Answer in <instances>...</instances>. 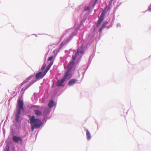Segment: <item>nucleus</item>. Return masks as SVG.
I'll return each instance as SVG.
<instances>
[{"mask_svg": "<svg viewBox=\"0 0 151 151\" xmlns=\"http://www.w3.org/2000/svg\"><path fill=\"white\" fill-rule=\"evenodd\" d=\"M55 105V104L53 100L50 101L48 104V106L50 108H52Z\"/></svg>", "mask_w": 151, "mask_h": 151, "instance_id": "nucleus-8", "label": "nucleus"}, {"mask_svg": "<svg viewBox=\"0 0 151 151\" xmlns=\"http://www.w3.org/2000/svg\"><path fill=\"white\" fill-rule=\"evenodd\" d=\"M82 49V47L81 48H78L77 50V52L76 53H77V54L79 53H82L83 52Z\"/></svg>", "mask_w": 151, "mask_h": 151, "instance_id": "nucleus-16", "label": "nucleus"}, {"mask_svg": "<svg viewBox=\"0 0 151 151\" xmlns=\"http://www.w3.org/2000/svg\"><path fill=\"white\" fill-rule=\"evenodd\" d=\"M21 114V111H18L17 113L16 116V120L17 122L19 121V120L20 118V115Z\"/></svg>", "mask_w": 151, "mask_h": 151, "instance_id": "nucleus-9", "label": "nucleus"}, {"mask_svg": "<svg viewBox=\"0 0 151 151\" xmlns=\"http://www.w3.org/2000/svg\"><path fill=\"white\" fill-rule=\"evenodd\" d=\"M90 9V7H89L88 6L86 7L84 9V11H87V10H89Z\"/></svg>", "mask_w": 151, "mask_h": 151, "instance_id": "nucleus-21", "label": "nucleus"}, {"mask_svg": "<svg viewBox=\"0 0 151 151\" xmlns=\"http://www.w3.org/2000/svg\"><path fill=\"white\" fill-rule=\"evenodd\" d=\"M98 0H95V1H97Z\"/></svg>", "mask_w": 151, "mask_h": 151, "instance_id": "nucleus-27", "label": "nucleus"}, {"mask_svg": "<svg viewBox=\"0 0 151 151\" xmlns=\"http://www.w3.org/2000/svg\"><path fill=\"white\" fill-rule=\"evenodd\" d=\"M107 23V22H104L103 23V24H102V27H104V26H105Z\"/></svg>", "mask_w": 151, "mask_h": 151, "instance_id": "nucleus-22", "label": "nucleus"}, {"mask_svg": "<svg viewBox=\"0 0 151 151\" xmlns=\"http://www.w3.org/2000/svg\"><path fill=\"white\" fill-rule=\"evenodd\" d=\"M77 81V80L75 79H72L70 80L68 83V84L69 86H71L74 84Z\"/></svg>", "mask_w": 151, "mask_h": 151, "instance_id": "nucleus-11", "label": "nucleus"}, {"mask_svg": "<svg viewBox=\"0 0 151 151\" xmlns=\"http://www.w3.org/2000/svg\"><path fill=\"white\" fill-rule=\"evenodd\" d=\"M53 56H51L48 58V60L51 61L53 58Z\"/></svg>", "mask_w": 151, "mask_h": 151, "instance_id": "nucleus-23", "label": "nucleus"}, {"mask_svg": "<svg viewBox=\"0 0 151 151\" xmlns=\"http://www.w3.org/2000/svg\"><path fill=\"white\" fill-rule=\"evenodd\" d=\"M9 151V148L7 149V151Z\"/></svg>", "mask_w": 151, "mask_h": 151, "instance_id": "nucleus-26", "label": "nucleus"}, {"mask_svg": "<svg viewBox=\"0 0 151 151\" xmlns=\"http://www.w3.org/2000/svg\"><path fill=\"white\" fill-rule=\"evenodd\" d=\"M77 55V53H75L74 55L72 56V61H75V60H76V58Z\"/></svg>", "mask_w": 151, "mask_h": 151, "instance_id": "nucleus-15", "label": "nucleus"}, {"mask_svg": "<svg viewBox=\"0 0 151 151\" xmlns=\"http://www.w3.org/2000/svg\"><path fill=\"white\" fill-rule=\"evenodd\" d=\"M103 18L99 17L98 21L97 26H98L103 21Z\"/></svg>", "mask_w": 151, "mask_h": 151, "instance_id": "nucleus-13", "label": "nucleus"}, {"mask_svg": "<svg viewBox=\"0 0 151 151\" xmlns=\"http://www.w3.org/2000/svg\"><path fill=\"white\" fill-rule=\"evenodd\" d=\"M30 117V116H29V117Z\"/></svg>", "mask_w": 151, "mask_h": 151, "instance_id": "nucleus-28", "label": "nucleus"}, {"mask_svg": "<svg viewBox=\"0 0 151 151\" xmlns=\"http://www.w3.org/2000/svg\"><path fill=\"white\" fill-rule=\"evenodd\" d=\"M102 28H102H101L100 29H99V32H100V31H101Z\"/></svg>", "mask_w": 151, "mask_h": 151, "instance_id": "nucleus-25", "label": "nucleus"}, {"mask_svg": "<svg viewBox=\"0 0 151 151\" xmlns=\"http://www.w3.org/2000/svg\"><path fill=\"white\" fill-rule=\"evenodd\" d=\"M32 84V83H31V84L28 85L25 88H23L22 89V91H25V90L26 89H27L28 88H29Z\"/></svg>", "mask_w": 151, "mask_h": 151, "instance_id": "nucleus-17", "label": "nucleus"}, {"mask_svg": "<svg viewBox=\"0 0 151 151\" xmlns=\"http://www.w3.org/2000/svg\"><path fill=\"white\" fill-rule=\"evenodd\" d=\"M72 76V74L70 73L69 70H68L65 73V75L63 79L65 81L68 80L70 79Z\"/></svg>", "mask_w": 151, "mask_h": 151, "instance_id": "nucleus-3", "label": "nucleus"}, {"mask_svg": "<svg viewBox=\"0 0 151 151\" xmlns=\"http://www.w3.org/2000/svg\"><path fill=\"white\" fill-rule=\"evenodd\" d=\"M23 102L22 100H18V105L19 108L17 110L21 111V110H23Z\"/></svg>", "mask_w": 151, "mask_h": 151, "instance_id": "nucleus-4", "label": "nucleus"}, {"mask_svg": "<svg viewBox=\"0 0 151 151\" xmlns=\"http://www.w3.org/2000/svg\"><path fill=\"white\" fill-rule=\"evenodd\" d=\"M65 81L63 78L61 80H59L57 81L56 86H61L62 84L64 83Z\"/></svg>", "mask_w": 151, "mask_h": 151, "instance_id": "nucleus-7", "label": "nucleus"}, {"mask_svg": "<svg viewBox=\"0 0 151 151\" xmlns=\"http://www.w3.org/2000/svg\"><path fill=\"white\" fill-rule=\"evenodd\" d=\"M29 120L31 125L32 132H33L35 129L38 128L41 126L43 123L41 120L38 119H35L34 116H32L30 117Z\"/></svg>", "mask_w": 151, "mask_h": 151, "instance_id": "nucleus-1", "label": "nucleus"}, {"mask_svg": "<svg viewBox=\"0 0 151 151\" xmlns=\"http://www.w3.org/2000/svg\"><path fill=\"white\" fill-rule=\"evenodd\" d=\"M49 114V112L47 111H45L43 114L45 116H46Z\"/></svg>", "mask_w": 151, "mask_h": 151, "instance_id": "nucleus-19", "label": "nucleus"}, {"mask_svg": "<svg viewBox=\"0 0 151 151\" xmlns=\"http://www.w3.org/2000/svg\"><path fill=\"white\" fill-rule=\"evenodd\" d=\"M53 62H52L47 66L43 73H42V72H40L36 73L35 75V77L36 79H40L42 78L49 70L51 66L53 64Z\"/></svg>", "mask_w": 151, "mask_h": 151, "instance_id": "nucleus-2", "label": "nucleus"}, {"mask_svg": "<svg viewBox=\"0 0 151 151\" xmlns=\"http://www.w3.org/2000/svg\"><path fill=\"white\" fill-rule=\"evenodd\" d=\"M75 61H71L69 63V64L67 66V68H68V70H69L70 71V70L72 69V67L73 66V65H74V64H75Z\"/></svg>", "mask_w": 151, "mask_h": 151, "instance_id": "nucleus-6", "label": "nucleus"}, {"mask_svg": "<svg viewBox=\"0 0 151 151\" xmlns=\"http://www.w3.org/2000/svg\"><path fill=\"white\" fill-rule=\"evenodd\" d=\"M97 1H95L94 2V4H93V7H94L95 6L96 4V3H97Z\"/></svg>", "mask_w": 151, "mask_h": 151, "instance_id": "nucleus-24", "label": "nucleus"}, {"mask_svg": "<svg viewBox=\"0 0 151 151\" xmlns=\"http://www.w3.org/2000/svg\"><path fill=\"white\" fill-rule=\"evenodd\" d=\"M31 79V76H30V77H28L26 80V81L22 83L21 84L22 85H23L26 83L27 82L29 81Z\"/></svg>", "mask_w": 151, "mask_h": 151, "instance_id": "nucleus-14", "label": "nucleus"}, {"mask_svg": "<svg viewBox=\"0 0 151 151\" xmlns=\"http://www.w3.org/2000/svg\"><path fill=\"white\" fill-rule=\"evenodd\" d=\"M46 64L45 63H44L42 65L41 68V70L42 71L43 70L45 69V68L46 66Z\"/></svg>", "mask_w": 151, "mask_h": 151, "instance_id": "nucleus-18", "label": "nucleus"}, {"mask_svg": "<svg viewBox=\"0 0 151 151\" xmlns=\"http://www.w3.org/2000/svg\"><path fill=\"white\" fill-rule=\"evenodd\" d=\"M104 15V12H102L101 14L100 17L103 18Z\"/></svg>", "mask_w": 151, "mask_h": 151, "instance_id": "nucleus-20", "label": "nucleus"}, {"mask_svg": "<svg viewBox=\"0 0 151 151\" xmlns=\"http://www.w3.org/2000/svg\"><path fill=\"white\" fill-rule=\"evenodd\" d=\"M12 139L15 142H17L19 141H20L21 142L22 141V139L20 137L16 136L13 137Z\"/></svg>", "mask_w": 151, "mask_h": 151, "instance_id": "nucleus-5", "label": "nucleus"}, {"mask_svg": "<svg viewBox=\"0 0 151 151\" xmlns=\"http://www.w3.org/2000/svg\"><path fill=\"white\" fill-rule=\"evenodd\" d=\"M86 135L87 137V139L88 140H89L91 138V136L90 133V132L88 129H86Z\"/></svg>", "mask_w": 151, "mask_h": 151, "instance_id": "nucleus-10", "label": "nucleus"}, {"mask_svg": "<svg viewBox=\"0 0 151 151\" xmlns=\"http://www.w3.org/2000/svg\"><path fill=\"white\" fill-rule=\"evenodd\" d=\"M35 114L38 116L42 114V112L38 110H35Z\"/></svg>", "mask_w": 151, "mask_h": 151, "instance_id": "nucleus-12", "label": "nucleus"}]
</instances>
